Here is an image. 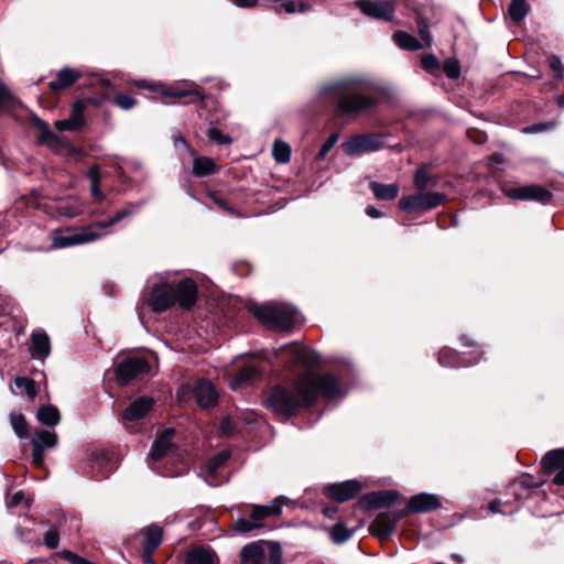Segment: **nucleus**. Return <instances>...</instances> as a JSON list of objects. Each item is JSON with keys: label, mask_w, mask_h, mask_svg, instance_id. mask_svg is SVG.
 Instances as JSON below:
<instances>
[{"label": "nucleus", "mask_w": 564, "mask_h": 564, "mask_svg": "<svg viewBox=\"0 0 564 564\" xmlns=\"http://www.w3.org/2000/svg\"><path fill=\"white\" fill-rule=\"evenodd\" d=\"M347 392L340 387L332 373L317 375L313 372L297 377L294 390L282 387L273 388L264 404L276 414L293 415L300 408L308 406L322 397L326 401L343 399Z\"/></svg>", "instance_id": "nucleus-1"}, {"label": "nucleus", "mask_w": 564, "mask_h": 564, "mask_svg": "<svg viewBox=\"0 0 564 564\" xmlns=\"http://www.w3.org/2000/svg\"><path fill=\"white\" fill-rule=\"evenodd\" d=\"M373 87L375 84L367 76L348 74L322 85L316 100L325 106L336 105L339 116L356 118L377 106L375 97L364 94Z\"/></svg>", "instance_id": "nucleus-2"}, {"label": "nucleus", "mask_w": 564, "mask_h": 564, "mask_svg": "<svg viewBox=\"0 0 564 564\" xmlns=\"http://www.w3.org/2000/svg\"><path fill=\"white\" fill-rule=\"evenodd\" d=\"M197 294V284L189 278L182 279L174 288L161 276V280L153 284L147 304L154 313L165 312L176 303L182 308L189 310L195 305Z\"/></svg>", "instance_id": "nucleus-3"}, {"label": "nucleus", "mask_w": 564, "mask_h": 564, "mask_svg": "<svg viewBox=\"0 0 564 564\" xmlns=\"http://www.w3.org/2000/svg\"><path fill=\"white\" fill-rule=\"evenodd\" d=\"M250 311L267 328L289 330L297 321L299 312L289 304H252Z\"/></svg>", "instance_id": "nucleus-4"}, {"label": "nucleus", "mask_w": 564, "mask_h": 564, "mask_svg": "<svg viewBox=\"0 0 564 564\" xmlns=\"http://www.w3.org/2000/svg\"><path fill=\"white\" fill-rule=\"evenodd\" d=\"M107 232L98 231L96 224L83 227L77 231H68L67 234L55 232L52 240V247L55 249L66 248L70 246L84 245L96 241L104 237Z\"/></svg>", "instance_id": "nucleus-5"}, {"label": "nucleus", "mask_w": 564, "mask_h": 564, "mask_svg": "<svg viewBox=\"0 0 564 564\" xmlns=\"http://www.w3.org/2000/svg\"><path fill=\"white\" fill-rule=\"evenodd\" d=\"M416 195L403 196L399 200V207L405 213L429 210L440 206L445 200V195L437 192H423Z\"/></svg>", "instance_id": "nucleus-6"}, {"label": "nucleus", "mask_w": 564, "mask_h": 564, "mask_svg": "<svg viewBox=\"0 0 564 564\" xmlns=\"http://www.w3.org/2000/svg\"><path fill=\"white\" fill-rule=\"evenodd\" d=\"M382 145L383 141L379 134L354 135L341 144L344 152L349 156L375 152L380 150Z\"/></svg>", "instance_id": "nucleus-7"}, {"label": "nucleus", "mask_w": 564, "mask_h": 564, "mask_svg": "<svg viewBox=\"0 0 564 564\" xmlns=\"http://www.w3.org/2000/svg\"><path fill=\"white\" fill-rule=\"evenodd\" d=\"M261 375L262 368L259 361L250 358H241L237 365V372L235 377L229 381V386L232 390H238L259 380Z\"/></svg>", "instance_id": "nucleus-8"}, {"label": "nucleus", "mask_w": 564, "mask_h": 564, "mask_svg": "<svg viewBox=\"0 0 564 564\" xmlns=\"http://www.w3.org/2000/svg\"><path fill=\"white\" fill-rule=\"evenodd\" d=\"M149 371L150 365L147 360L139 357H130L118 365L116 369V378L120 386H126L131 380H134Z\"/></svg>", "instance_id": "nucleus-9"}, {"label": "nucleus", "mask_w": 564, "mask_h": 564, "mask_svg": "<svg viewBox=\"0 0 564 564\" xmlns=\"http://www.w3.org/2000/svg\"><path fill=\"white\" fill-rule=\"evenodd\" d=\"M152 90L159 91L162 97L174 99H182L185 97H194L197 100H203L204 96L199 86L193 82H183L174 85H155L149 86Z\"/></svg>", "instance_id": "nucleus-10"}, {"label": "nucleus", "mask_w": 564, "mask_h": 564, "mask_svg": "<svg viewBox=\"0 0 564 564\" xmlns=\"http://www.w3.org/2000/svg\"><path fill=\"white\" fill-rule=\"evenodd\" d=\"M503 194L511 199L517 200H536L540 203H547L552 194L539 185H525L518 187H503Z\"/></svg>", "instance_id": "nucleus-11"}, {"label": "nucleus", "mask_w": 564, "mask_h": 564, "mask_svg": "<svg viewBox=\"0 0 564 564\" xmlns=\"http://www.w3.org/2000/svg\"><path fill=\"white\" fill-rule=\"evenodd\" d=\"M361 489L362 486L360 481L350 479L325 486L324 494L337 502H345L356 497L361 491Z\"/></svg>", "instance_id": "nucleus-12"}, {"label": "nucleus", "mask_w": 564, "mask_h": 564, "mask_svg": "<svg viewBox=\"0 0 564 564\" xmlns=\"http://www.w3.org/2000/svg\"><path fill=\"white\" fill-rule=\"evenodd\" d=\"M542 467L545 475H554L553 482L564 485V448L547 452L542 458Z\"/></svg>", "instance_id": "nucleus-13"}, {"label": "nucleus", "mask_w": 564, "mask_h": 564, "mask_svg": "<svg viewBox=\"0 0 564 564\" xmlns=\"http://www.w3.org/2000/svg\"><path fill=\"white\" fill-rule=\"evenodd\" d=\"M355 4L365 15L373 19L391 21L394 14L393 6L388 1L358 0Z\"/></svg>", "instance_id": "nucleus-14"}, {"label": "nucleus", "mask_w": 564, "mask_h": 564, "mask_svg": "<svg viewBox=\"0 0 564 564\" xmlns=\"http://www.w3.org/2000/svg\"><path fill=\"white\" fill-rule=\"evenodd\" d=\"M267 511L261 505H253L249 517H240L230 524L231 531L236 533H248L263 527Z\"/></svg>", "instance_id": "nucleus-15"}, {"label": "nucleus", "mask_w": 564, "mask_h": 564, "mask_svg": "<svg viewBox=\"0 0 564 564\" xmlns=\"http://www.w3.org/2000/svg\"><path fill=\"white\" fill-rule=\"evenodd\" d=\"M280 350L288 351L295 366L313 369L321 362V357L317 351L300 347L295 344L284 346L280 348Z\"/></svg>", "instance_id": "nucleus-16"}, {"label": "nucleus", "mask_w": 564, "mask_h": 564, "mask_svg": "<svg viewBox=\"0 0 564 564\" xmlns=\"http://www.w3.org/2000/svg\"><path fill=\"white\" fill-rule=\"evenodd\" d=\"M399 492L395 490L372 491L362 496L358 505L364 509L391 507L398 500Z\"/></svg>", "instance_id": "nucleus-17"}, {"label": "nucleus", "mask_w": 564, "mask_h": 564, "mask_svg": "<svg viewBox=\"0 0 564 564\" xmlns=\"http://www.w3.org/2000/svg\"><path fill=\"white\" fill-rule=\"evenodd\" d=\"M175 431L173 429H166L161 434L156 436L153 441L150 459L156 462L165 456H167L171 452L174 451L175 445L173 443Z\"/></svg>", "instance_id": "nucleus-18"}, {"label": "nucleus", "mask_w": 564, "mask_h": 564, "mask_svg": "<svg viewBox=\"0 0 564 564\" xmlns=\"http://www.w3.org/2000/svg\"><path fill=\"white\" fill-rule=\"evenodd\" d=\"M442 507L438 496L434 494L421 492L410 498L406 508L410 512H429Z\"/></svg>", "instance_id": "nucleus-19"}, {"label": "nucleus", "mask_w": 564, "mask_h": 564, "mask_svg": "<svg viewBox=\"0 0 564 564\" xmlns=\"http://www.w3.org/2000/svg\"><path fill=\"white\" fill-rule=\"evenodd\" d=\"M402 516L403 513H380L371 524L373 534L380 540L388 539L393 533Z\"/></svg>", "instance_id": "nucleus-20"}, {"label": "nucleus", "mask_w": 564, "mask_h": 564, "mask_svg": "<svg viewBox=\"0 0 564 564\" xmlns=\"http://www.w3.org/2000/svg\"><path fill=\"white\" fill-rule=\"evenodd\" d=\"M84 110L85 105L82 101H76L72 107L69 117L55 122L56 129L58 131H78L85 123Z\"/></svg>", "instance_id": "nucleus-21"}, {"label": "nucleus", "mask_w": 564, "mask_h": 564, "mask_svg": "<svg viewBox=\"0 0 564 564\" xmlns=\"http://www.w3.org/2000/svg\"><path fill=\"white\" fill-rule=\"evenodd\" d=\"M471 359H465V357L459 356L455 350L451 348H443L438 352V362L443 367H468L477 364L480 359L478 352H471Z\"/></svg>", "instance_id": "nucleus-22"}, {"label": "nucleus", "mask_w": 564, "mask_h": 564, "mask_svg": "<svg viewBox=\"0 0 564 564\" xmlns=\"http://www.w3.org/2000/svg\"><path fill=\"white\" fill-rule=\"evenodd\" d=\"M144 204V200L127 203L124 207L117 210L109 220L96 221L95 224L98 228V231L106 232L105 230L108 229L109 227L138 213L143 207Z\"/></svg>", "instance_id": "nucleus-23"}, {"label": "nucleus", "mask_w": 564, "mask_h": 564, "mask_svg": "<svg viewBox=\"0 0 564 564\" xmlns=\"http://www.w3.org/2000/svg\"><path fill=\"white\" fill-rule=\"evenodd\" d=\"M243 564H267L265 541H257L245 545L240 552Z\"/></svg>", "instance_id": "nucleus-24"}, {"label": "nucleus", "mask_w": 564, "mask_h": 564, "mask_svg": "<svg viewBox=\"0 0 564 564\" xmlns=\"http://www.w3.org/2000/svg\"><path fill=\"white\" fill-rule=\"evenodd\" d=\"M194 395L200 408L214 406L218 400V393L214 386L207 380H199L194 388Z\"/></svg>", "instance_id": "nucleus-25"}, {"label": "nucleus", "mask_w": 564, "mask_h": 564, "mask_svg": "<svg viewBox=\"0 0 564 564\" xmlns=\"http://www.w3.org/2000/svg\"><path fill=\"white\" fill-rule=\"evenodd\" d=\"M154 401L150 397H140L129 404L123 411V421H137L142 419L152 408Z\"/></svg>", "instance_id": "nucleus-26"}, {"label": "nucleus", "mask_w": 564, "mask_h": 564, "mask_svg": "<svg viewBox=\"0 0 564 564\" xmlns=\"http://www.w3.org/2000/svg\"><path fill=\"white\" fill-rule=\"evenodd\" d=\"M30 351L32 357L39 360H44L51 354V341L46 333L33 332L31 335Z\"/></svg>", "instance_id": "nucleus-27"}, {"label": "nucleus", "mask_w": 564, "mask_h": 564, "mask_svg": "<svg viewBox=\"0 0 564 564\" xmlns=\"http://www.w3.org/2000/svg\"><path fill=\"white\" fill-rule=\"evenodd\" d=\"M143 535L142 549H148V552H155L160 546L163 539V530L158 524H150L140 530Z\"/></svg>", "instance_id": "nucleus-28"}, {"label": "nucleus", "mask_w": 564, "mask_h": 564, "mask_svg": "<svg viewBox=\"0 0 564 564\" xmlns=\"http://www.w3.org/2000/svg\"><path fill=\"white\" fill-rule=\"evenodd\" d=\"M80 77L82 73L79 70L64 67L57 73L56 78L50 82L48 86L54 91L62 90L72 86Z\"/></svg>", "instance_id": "nucleus-29"}, {"label": "nucleus", "mask_w": 564, "mask_h": 564, "mask_svg": "<svg viewBox=\"0 0 564 564\" xmlns=\"http://www.w3.org/2000/svg\"><path fill=\"white\" fill-rule=\"evenodd\" d=\"M32 123L39 131V143H47L52 149H55L62 143L61 138L50 129V126L44 120L34 116Z\"/></svg>", "instance_id": "nucleus-30"}, {"label": "nucleus", "mask_w": 564, "mask_h": 564, "mask_svg": "<svg viewBox=\"0 0 564 564\" xmlns=\"http://www.w3.org/2000/svg\"><path fill=\"white\" fill-rule=\"evenodd\" d=\"M218 557L215 551L206 547H195L186 555V564H217Z\"/></svg>", "instance_id": "nucleus-31"}, {"label": "nucleus", "mask_w": 564, "mask_h": 564, "mask_svg": "<svg viewBox=\"0 0 564 564\" xmlns=\"http://www.w3.org/2000/svg\"><path fill=\"white\" fill-rule=\"evenodd\" d=\"M375 197L380 200H392L398 196L399 186L397 184H382L371 182L369 185Z\"/></svg>", "instance_id": "nucleus-32"}, {"label": "nucleus", "mask_w": 564, "mask_h": 564, "mask_svg": "<svg viewBox=\"0 0 564 564\" xmlns=\"http://www.w3.org/2000/svg\"><path fill=\"white\" fill-rule=\"evenodd\" d=\"M37 420L46 426H55L59 422V411L54 405H44L37 410Z\"/></svg>", "instance_id": "nucleus-33"}, {"label": "nucleus", "mask_w": 564, "mask_h": 564, "mask_svg": "<svg viewBox=\"0 0 564 564\" xmlns=\"http://www.w3.org/2000/svg\"><path fill=\"white\" fill-rule=\"evenodd\" d=\"M530 6L527 0H511L508 13L514 23L521 22L529 13Z\"/></svg>", "instance_id": "nucleus-34"}, {"label": "nucleus", "mask_w": 564, "mask_h": 564, "mask_svg": "<svg viewBox=\"0 0 564 564\" xmlns=\"http://www.w3.org/2000/svg\"><path fill=\"white\" fill-rule=\"evenodd\" d=\"M230 456V451L223 449L208 460L207 470L209 478H215L218 475L219 469L225 465Z\"/></svg>", "instance_id": "nucleus-35"}, {"label": "nucleus", "mask_w": 564, "mask_h": 564, "mask_svg": "<svg viewBox=\"0 0 564 564\" xmlns=\"http://www.w3.org/2000/svg\"><path fill=\"white\" fill-rule=\"evenodd\" d=\"M393 40L395 44L403 50L417 51L423 47V44H421L415 36L405 32H397L393 35Z\"/></svg>", "instance_id": "nucleus-36"}, {"label": "nucleus", "mask_w": 564, "mask_h": 564, "mask_svg": "<svg viewBox=\"0 0 564 564\" xmlns=\"http://www.w3.org/2000/svg\"><path fill=\"white\" fill-rule=\"evenodd\" d=\"M194 156L193 172L197 176H205L212 174L216 170V164L213 159L200 156Z\"/></svg>", "instance_id": "nucleus-37"}, {"label": "nucleus", "mask_w": 564, "mask_h": 564, "mask_svg": "<svg viewBox=\"0 0 564 564\" xmlns=\"http://www.w3.org/2000/svg\"><path fill=\"white\" fill-rule=\"evenodd\" d=\"M272 155L276 162L288 163L291 159V147L281 140H276L272 145Z\"/></svg>", "instance_id": "nucleus-38"}, {"label": "nucleus", "mask_w": 564, "mask_h": 564, "mask_svg": "<svg viewBox=\"0 0 564 564\" xmlns=\"http://www.w3.org/2000/svg\"><path fill=\"white\" fill-rule=\"evenodd\" d=\"M32 440H37V444L45 449L53 448L57 444L56 433L47 430L36 432Z\"/></svg>", "instance_id": "nucleus-39"}, {"label": "nucleus", "mask_w": 564, "mask_h": 564, "mask_svg": "<svg viewBox=\"0 0 564 564\" xmlns=\"http://www.w3.org/2000/svg\"><path fill=\"white\" fill-rule=\"evenodd\" d=\"M352 532L348 530L344 524H335L329 529V535L334 543L341 544L348 541Z\"/></svg>", "instance_id": "nucleus-40"}, {"label": "nucleus", "mask_w": 564, "mask_h": 564, "mask_svg": "<svg viewBox=\"0 0 564 564\" xmlns=\"http://www.w3.org/2000/svg\"><path fill=\"white\" fill-rule=\"evenodd\" d=\"M11 425L19 438L28 436V424L25 417L21 413H12L10 416Z\"/></svg>", "instance_id": "nucleus-41"}, {"label": "nucleus", "mask_w": 564, "mask_h": 564, "mask_svg": "<svg viewBox=\"0 0 564 564\" xmlns=\"http://www.w3.org/2000/svg\"><path fill=\"white\" fill-rule=\"evenodd\" d=\"M265 552L269 557V564L282 563V547L279 542L265 541Z\"/></svg>", "instance_id": "nucleus-42"}, {"label": "nucleus", "mask_w": 564, "mask_h": 564, "mask_svg": "<svg viewBox=\"0 0 564 564\" xmlns=\"http://www.w3.org/2000/svg\"><path fill=\"white\" fill-rule=\"evenodd\" d=\"M288 502L289 499L285 496H279L271 501L270 506H262V508L267 511L265 518L269 516H280L283 507L288 505Z\"/></svg>", "instance_id": "nucleus-43"}, {"label": "nucleus", "mask_w": 564, "mask_h": 564, "mask_svg": "<svg viewBox=\"0 0 564 564\" xmlns=\"http://www.w3.org/2000/svg\"><path fill=\"white\" fill-rule=\"evenodd\" d=\"M207 137L217 144H230L232 142L231 137L224 134L214 123L208 127Z\"/></svg>", "instance_id": "nucleus-44"}, {"label": "nucleus", "mask_w": 564, "mask_h": 564, "mask_svg": "<svg viewBox=\"0 0 564 564\" xmlns=\"http://www.w3.org/2000/svg\"><path fill=\"white\" fill-rule=\"evenodd\" d=\"M554 127H555V122H553V121L538 122V123L524 127L522 129V132L527 133V134L543 133V132L554 129Z\"/></svg>", "instance_id": "nucleus-45"}, {"label": "nucleus", "mask_w": 564, "mask_h": 564, "mask_svg": "<svg viewBox=\"0 0 564 564\" xmlns=\"http://www.w3.org/2000/svg\"><path fill=\"white\" fill-rule=\"evenodd\" d=\"M513 481H514V488L521 487L522 491L527 490L529 494H531L532 489H535L539 486V482H536L534 480V478L530 475L521 476V477L514 479Z\"/></svg>", "instance_id": "nucleus-46"}, {"label": "nucleus", "mask_w": 564, "mask_h": 564, "mask_svg": "<svg viewBox=\"0 0 564 564\" xmlns=\"http://www.w3.org/2000/svg\"><path fill=\"white\" fill-rule=\"evenodd\" d=\"M115 104L123 110H130L137 105V100L129 94L120 93L115 96Z\"/></svg>", "instance_id": "nucleus-47"}, {"label": "nucleus", "mask_w": 564, "mask_h": 564, "mask_svg": "<svg viewBox=\"0 0 564 564\" xmlns=\"http://www.w3.org/2000/svg\"><path fill=\"white\" fill-rule=\"evenodd\" d=\"M430 176L425 167H420L414 174V184L420 191H425L430 184Z\"/></svg>", "instance_id": "nucleus-48"}, {"label": "nucleus", "mask_w": 564, "mask_h": 564, "mask_svg": "<svg viewBox=\"0 0 564 564\" xmlns=\"http://www.w3.org/2000/svg\"><path fill=\"white\" fill-rule=\"evenodd\" d=\"M14 383L18 388L23 389L25 394L30 398L35 397L36 390L33 380L25 377H18L15 378Z\"/></svg>", "instance_id": "nucleus-49"}, {"label": "nucleus", "mask_w": 564, "mask_h": 564, "mask_svg": "<svg viewBox=\"0 0 564 564\" xmlns=\"http://www.w3.org/2000/svg\"><path fill=\"white\" fill-rule=\"evenodd\" d=\"M339 139V134L338 133H332L327 140L322 144L317 155H316V159L317 160H323L326 154L333 149V147L336 144V142L338 141Z\"/></svg>", "instance_id": "nucleus-50"}, {"label": "nucleus", "mask_w": 564, "mask_h": 564, "mask_svg": "<svg viewBox=\"0 0 564 564\" xmlns=\"http://www.w3.org/2000/svg\"><path fill=\"white\" fill-rule=\"evenodd\" d=\"M444 72L448 78H458L460 75V67L458 61L453 58L447 59L444 65Z\"/></svg>", "instance_id": "nucleus-51"}, {"label": "nucleus", "mask_w": 564, "mask_h": 564, "mask_svg": "<svg viewBox=\"0 0 564 564\" xmlns=\"http://www.w3.org/2000/svg\"><path fill=\"white\" fill-rule=\"evenodd\" d=\"M33 452H32V462L34 465L41 467L44 464V452L45 448H43L41 445L37 444V440L31 441Z\"/></svg>", "instance_id": "nucleus-52"}, {"label": "nucleus", "mask_w": 564, "mask_h": 564, "mask_svg": "<svg viewBox=\"0 0 564 564\" xmlns=\"http://www.w3.org/2000/svg\"><path fill=\"white\" fill-rule=\"evenodd\" d=\"M59 543V535L56 530H48L44 534V544L47 549L54 550L58 546Z\"/></svg>", "instance_id": "nucleus-53"}, {"label": "nucleus", "mask_w": 564, "mask_h": 564, "mask_svg": "<svg viewBox=\"0 0 564 564\" xmlns=\"http://www.w3.org/2000/svg\"><path fill=\"white\" fill-rule=\"evenodd\" d=\"M118 169L121 170V174L124 173V169H129L133 172H139L142 170V163L137 159H124L118 165Z\"/></svg>", "instance_id": "nucleus-54"}, {"label": "nucleus", "mask_w": 564, "mask_h": 564, "mask_svg": "<svg viewBox=\"0 0 564 564\" xmlns=\"http://www.w3.org/2000/svg\"><path fill=\"white\" fill-rule=\"evenodd\" d=\"M507 495L512 496L514 500L520 501L528 499L531 494H529L527 490L522 491L521 487L514 488V481H512L507 488Z\"/></svg>", "instance_id": "nucleus-55"}, {"label": "nucleus", "mask_w": 564, "mask_h": 564, "mask_svg": "<svg viewBox=\"0 0 564 564\" xmlns=\"http://www.w3.org/2000/svg\"><path fill=\"white\" fill-rule=\"evenodd\" d=\"M422 67L429 73H434L438 69L440 62L434 55H426L422 58Z\"/></svg>", "instance_id": "nucleus-56"}, {"label": "nucleus", "mask_w": 564, "mask_h": 564, "mask_svg": "<svg viewBox=\"0 0 564 564\" xmlns=\"http://www.w3.org/2000/svg\"><path fill=\"white\" fill-rule=\"evenodd\" d=\"M550 68L553 70V76L556 79H560L563 77V68H562V61L557 56H551L547 59Z\"/></svg>", "instance_id": "nucleus-57"}, {"label": "nucleus", "mask_w": 564, "mask_h": 564, "mask_svg": "<svg viewBox=\"0 0 564 564\" xmlns=\"http://www.w3.org/2000/svg\"><path fill=\"white\" fill-rule=\"evenodd\" d=\"M24 499L25 492L23 490H19L7 501V507L14 508L21 505L24 501Z\"/></svg>", "instance_id": "nucleus-58"}, {"label": "nucleus", "mask_w": 564, "mask_h": 564, "mask_svg": "<svg viewBox=\"0 0 564 564\" xmlns=\"http://www.w3.org/2000/svg\"><path fill=\"white\" fill-rule=\"evenodd\" d=\"M11 99V91L0 82V108Z\"/></svg>", "instance_id": "nucleus-59"}, {"label": "nucleus", "mask_w": 564, "mask_h": 564, "mask_svg": "<svg viewBox=\"0 0 564 564\" xmlns=\"http://www.w3.org/2000/svg\"><path fill=\"white\" fill-rule=\"evenodd\" d=\"M90 193L94 196V198L99 203L102 202L105 198V195L99 187V183H91Z\"/></svg>", "instance_id": "nucleus-60"}, {"label": "nucleus", "mask_w": 564, "mask_h": 564, "mask_svg": "<svg viewBox=\"0 0 564 564\" xmlns=\"http://www.w3.org/2000/svg\"><path fill=\"white\" fill-rule=\"evenodd\" d=\"M62 557L67 560L68 562H70L72 564H78L82 556L75 554L74 552L72 551H68V550H64L62 552Z\"/></svg>", "instance_id": "nucleus-61"}, {"label": "nucleus", "mask_w": 564, "mask_h": 564, "mask_svg": "<svg viewBox=\"0 0 564 564\" xmlns=\"http://www.w3.org/2000/svg\"><path fill=\"white\" fill-rule=\"evenodd\" d=\"M419 35L424 41V43L426 45L431 44L432 40H431V35H430V32H429L426 25H420L419 26Z\"/></svg>", "instance_id": "nucleus-62"}, {"label": "nucleus", "mask_w": 564, "mask_h": 564, "mask_svg": "<svg viewBox=\"0 0 564 564\" xmlns=\"http://www.w3.org/2000/svg\"><path fill=\"white\" fill-rule=\"evenodd\" d=\"M239 8H253L258 4V0H231Z\"/></svg>", "instance_id": "nucleus-63"}, {"label": "nucleus", "mask_w": 564, "mask_h": 564, "mask_svg": "<svg viewBox=\"0 0 564 564\" xmlns=\"http://www.w3.org/2000/svg\"><path fill=\"white\" fill-rule=\"evenodd\" d=\"M174 144H175V147H178V145L184 147L192 155H195L194 150L188 145V143L186 142V140L183 137H181V135L175 137Z\"/></svg>", "instance_id": "nucleus-64"}]
</instances>
